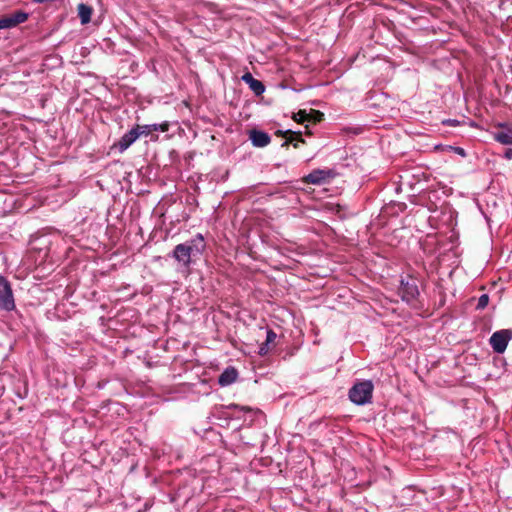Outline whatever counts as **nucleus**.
<instances>
[{
  "mask_svg": "<svg viewBox=\"0 0 512 512\" xmlns=\"http://www.w3.org/2000/svg\"><path fill=\"white\" fill-rule=\"evenodd\" d=\"M449 148L452 149L455 153H457L458 155H460L462 157L466 156V152L462 147L450 146Z\"/></svg>",
  "mask_w": 512,
  "mask_h": 512,
  "instance_id": "412c9836",
  "label": "nucleus"
},
{
  "mask_svg": "<svg viewBox=\"0 0 512 512\" xmlns=\"http://www.w3.org/2000/svg\"><path fill=\"white\" fill-rule=\"evenodd\" d=\"M270 350V347H269V344L263 342L260 346H259V351H258V354L260 356H265L268 354Z\"/></svg>",
  "mask_w": 512,
  "mask_h": 512,
  "instance_id": "6ab92c4d",
  "label": "nucleus"
},
{
  "mask_svg": "<svg viewBox=\"0 0 512 512\" xmlns=\"http://www.w3.org/2000/svg\"><path fill=\"white\" fill-rule=\"evenodd\" d=\"M501 127L505 129L495 133V140L504 145L512 144V128H508L503 124L501 125Z\"/></svg>",
  "mask_w": 512,
  "mask_h": 512,
  "instance_id": "4468645a",
  "label": "nucleus"
},
{
  "mask_svg": "<svg viewBox=\"0 0 512 512\" xmlns=\"http://www.w3.org/2000/svg\"><path fill=\"white\" fill-rule=\"evenodd\" d=\"M141 136L140 125H136L128 132H126L116 144L120 152H124L128 149L139 137Z\"/></svg>",
  "mask_w": 512,
  "mask_h": 512,
  "instance_id": "6e6552de",
  "label": "nucleus"
},
{
  "mask_svg": "<svg viewBox=\"0 0 512 512\" xmlns=\"http://www.w3.org/2000/svg\"><path fill=\"white\" fill-rule=\"evenodd\" d=\"M337 172L334 169H315L311 171L305 178V182L314 185H321L335 178Z\"/></svg>",
  "mask_w": 512,
  "mask_h": 512,
  "instance_id": "423d86ee",
  "label": "nucleus"
},
{
  "mask_svg": "<svg viewBox=\"0 0 512 512\" xmlns=\"http://www.w3.org/2000/svg\"><path fill=\"white\" fill-rule=\"evenodd\" d=\"M276 337V333L272 329H268L266 332V340L264 342L270 345L275 341Z\"/></svg>",
  "mask_w": 512,
  "mask_h": 512,
  "instance_id": "a211bd4d",
  "label": "nucleus"
},
{
  "mask_svg": "<svg viewBox=\"0 0 512 512\" xmlns=\"http://www.w3.org/2000/svg\"><path fill=\"white\" fill-rule=\"evenodd\" d=\"M398 293L403 301L413 303L420 295L418 280L411 275L401 277Z\"/></svg>",
  "mask_w": 512,
  "mask_h": 512,
  "instance_id": "7ed1b4c3",
  "label": "nucleus"
},
{
  "mask_svg": "<svg viewBox=\"0 0 512 512\" xmlns=\"http://www.w3.org/2000/svg\"><path fill=\"white\" fill-rule=\"evenodd\" d=\"M489 303V296L487 294H482L477 302L476 308L482 310L487 307Z\"/></svg>",
  "mask_w": 512,
  "mask_h": 512,
  "instance_id": "dca6fc26",
  "label": "nucleus"
},
{
  "mask_svg": "<svg viewBox=\"0 0 512 512\" xmlns=\"http://www.w3.org/2000/svg\"><path fill=\"white\" fill-rule=\"evenodd\" d=\"M324 117V114L318 110H311L310 113H308V121L313 122H320L322 121Z\"/></svg>",
  "mask_w": 512,
  "mask_h": 512,
  "instance_id": "2eb2a0df",
  "label": "nucleus"
},
{
  "mask_svg": "<svg viewBox=\"0 0 512 512\" xmlns=\"http://www.w3.org/2000/svg\"><path fill=\"white\" fill-rule=\"evenodd\" d=\"M293 140V138L291 137L290 139L286 140L282 146H287L291 141Z\"/></svg>",
  "mask_w": 512,
  "mask_h": 512,
  "instance_id": "5701e85b",
  "label": "nucleus"
},
{
  "mask_svg": "<svg viewBox=\"0 0 512 512\" xmlns=\"http://www.w3.org/2000/svg\"><path fill=\"white\" fill-rule=\"evenodd\" d=\"M206 249V242L201 233H197L193 238L176 245L171 253L179 266L183 269L189 270L192 263H194Z\"/></svg>",
  "mask_w": 512,
  "mask_h": 512,
  "instance_id": "f257e3e1",
  "label": "nucleus"
},
{
  "mask_svg": "<svg viewBox=\"0 0 512 512\" xmlns=\"http://www.w3.org/2000/svg\"><path fill=\"white\" fill-rule=\"evenodd\" d=\"M442 124L455 127L460 125V121L457 119H446L442 121Z\"/></svg>",
  "mask_w": 512,
  "mask_h": 512,
  "instance_id": "aec40b11",
  "label": "nucleus"
},
{
  "mask_svg": "<svg viewBox=\"0 0 512 512\" xmlns=\"http://www.w3.org/2000/svg\"><path fill=\"white\" fill-rule=\"evenodd\" d=\"M241 79L249 86L256 96H260L264 93V84L260 80L255 79L250 72L243 74Z\"/></svg>",
  "mask_w": 512,
  "mask_h": 512,
  "instance_id": "9d476101",
  "label": "nucleus"
},
{
  "mask_svg": "<svg viewBox=\"0 0 512 512\" xmlns=\"http://www.w3.org/2000/svg\"><path fill=\"white\" fill-rule=\"evenodd\" d=\"M293 118L298 123H303V122L308 121V113H306L305 111L300 110L298 113H296L294 115Z\"/></svg>",
  "mask_w": 512,
  "mask_h": 512,
  "instance_id": "f3484780",
  "label": "nucleus"
},
{
  "mask_svg": "<svg viewBox=\"0 0 512 512\" xmlns=\"http://www.w3.org/2000/svg\"><path fill=\"white\" fill-rule=\"evenodd\" d=\"M374 385L371 380L357 381L349 389L348 397L352 403L363 406L372 402Z\"/></svg>",
  "mask_w": 512,
  "mask_h": 512,
  "instance_id": "f03ea898",
  "label": "nucleus"
},
{
  "mask_svg": "<svg viewBox=\"0 0 512 512\" xmlns=\"http://www.w3.org/2000/svg\"><path fill=\"white\" fill-rule=\"evenodd\" d=\"M512 340V329H501L495 331L489 338V344L497 354L505 352L508 343Z\"/></svg>",
  "mask_w": 512,
  "mask_h": 512,
  "instance_id": "39448f33",
  "label": "nucleus"
},
{
  "mask_svg": "<svg viewBox=\"0 0 512 512\" xmlns=\"http://www.w3.org/2000/svg\"><path fill=\"white\" fill-rule=\"evenodd\" d=\"M237 377V369L232 366H229L219 375L218 384L221 387L229 386L236 381Z\"/></svg>",
  "mask_w": 512,
  "mask_h": 512,
  "instance_id": "9b49d317",
  "label": "nucleus"
},
{
  "mask_svg": "<svg viewBox=\"0 0 512 512\" xmlns=\"http://www.w3.org/2000/svg\"><path fill=\"white\" fill-rule=\"evenodd\" d=\"M28 19V13L23 11H16L12 14L5 15L0 18V30L10 29L17 25L24 23Z\"/></svg>",
  "mask_w": 512,
  "mask_h": 512,
  "instance_id": "0eeeda50",
  "label": "nucleus"
},
{
  "mask_svg": "<svg viewBox=\"0 0 512 512\" xmlns=\"http://www.w3.org/2000/svg\"><path fill=\"white\" fill-rule=\"evenodd\" d=\"M77 10L81 24H88L91 21V16L93 13L92 7L85 3H80L77 7Z\"/></svg>",
  "mask_w": 512,
  "mask_h": 512,
  "instance_id": "f8f14e48",
  "label": "nucleus"
},
{
  "mask_svg": "<svg viewBox=\"0 0 512 512\" xmlns=\"http://www.w3.org/2000/svg\"><path fill=\"white\" fill-rule=\"evenodd\" d=\"M249 139L255 147H266L271 142V137L268 133L252 129L249 131Z\"/></svg>",
  "mask_w": 512,
  "mask_h": 512,
  "instance_id": "1a4fd4ad",
  "label": "nucleus"
},
{
  "mask_svg": "<svg viewBox=\"0 0 512 512\" xmlns=\"http://www.w3.org/2000/svg\"><path fill=\"white\" fill-rule=\"evenodd\" d=\"M15 307L11 284L4 276L0 275V309L10 312Z\"/></svg>",
  "mask_w": 512,
  "mask_h": 512,
  "instance_id": "20e7f679",
  "label": "nucleus"
},
{
  "mask_svg": "<svg viewBox=\"0 0 512 512\" xmlns=\"http://www.w3.org/2000/svg\"><path fill=\"white\" fill-rule=\"evenodd\" d=\"M169 129V123L163 122L160 124H148V125H140V132L141 135L148 136L153 131H161L166 132Z\"/></svg>",
  "mask_w": 512,
  "mask_h": 512,
  "instance_id": "ddd939ff",
  "label": "nucleus"
},
{
  "mask_svg": "<svg viewBox=\"0 0 512 512\" xmlns=\"http://www.w3.org/2000/svg\"><path fill=\"white\" fill-rule=\"evenodd\" d=\"M287 133H290V134H297V135H299V136L301 135V133H300V132H299V133H295V132H291L290 130H287V131L285 132V134H287Z\"/></svg>",
  "mask_w": 512,
  "mask_h": 512,
  "instance_id": "b1692460",
  "label": "nucleus"
},
{
  "mask_svg": "<svg viewBox=\"0 0 512 512\" xmlns=\"http://www.w3.org/2000/svg\"><path fill=\"white\" fill-rule=\"evenodd\" d=\"M504 157L508 160L512 159V148H508L505 150Z\"/></svg>",
  "mask_w": 512,
  "mask_h": 512,
  "instance_id": "4be33fe9",
  "label": "nucleus"
}]
</instances>
